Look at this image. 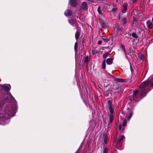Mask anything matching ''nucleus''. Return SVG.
<instances>
[{
    "label": "nucleus",
    "instance_id": "f257e3e1",
    "mask_svg": "<svg viewBox=\"0 0 153 153\" xmlns=\"http://www.w3.org/2000/svg\"><path fill=\"white\" fill-rule=\"evenodd\" d=\"M141 84L143 87L141 90L142 93L143 92L145 94H147L150 91V88H153V80L150 79L143 82Z\"/></svg>",
    "mask_w": 153,
    "mask_h": 153
},
{
    "label": "nucleus",
    "instance_id": "f03ea898",
    "mask_svg": "<svg viewBox=\"0 0 153 153\" xmlns=\"http://www.w3.org/2000/svg\"><path fill=\"white\" fill-rule=\"evenodd\" d=\"M142 87L140 84L138 88V89L134 91L131 97V100L137 102L138 101L137 100V99L138 98L140 97V99H142L146 96L147 94H145L143 92L142 93V94L141 92V90L142 88Z\"/></svg>",
    "mask_w": 153,
    "mask_h": 153
},
{
    "label": "nucleus",
    "instance_id": "7ed1b4c3",
    "mask_svg": "<svg viewBox=\"0 0 153 153\" xmlns=\"http://www.w3.org/2000/svg\"><path fill=\"white\" fill-rule=\"evenodd\" d=\"M124 138V135H122L121 136L120 138L118 140H117L116 138L114 139V143L115 144L116 148L117 149H119L122 146L123 143L122 141Z\"/></svg>",
    "mask_w": 153,
    "mask_h": 153
},
{
    "label": "nucleus",
    "instance_id": "20e7f679",
    "mask_svg": "<svg viewBox=\"0 0 153 153\" xmlns=\"http://www.w3.org/2000/svg\"><path fill=\"white\" fill-rule=\"evenodd\" d=\"M110 6L109 5L105 4L102 8V9L100 10V7L99 6L97 8V11L99 14H100L102 13V11H105L108 10V7Z\"/></svg>",
    "mask_w": 153,
    "mask_h": 153
},
{
    "label": "nucleus",
    "instance_id": "39448f33",
    "mask_svg": "<svg viewBox=\"0 0 153 153\" xmlns=\"http://www.w3.org/2000/svg\"><path fill=\"white\" fill-rule=\"evenodd\" d=\"M108 105V108L110 113L113 114L114 112V109L112 107V101L111 100H108L107 101Z\"/></svg>",
    "mask_w": 153,
    "mask_h": 153
},
{
    "label": "nucleus",
    "instance_id": "423d86ee",
    "mask_svg": "<svg viewBox=\"0 0 153 153\" xmlns=\"http://www.w3.org/2000/svg\"><path fill=\"white\" fill-rule=\"evenodd\" d=\"M88 7L87 3L85 2H82L80 7V9L81 10H87Z\"/></svg>",
    "mask_w": 153,
    "mask_h": 153
},
{
    "label": "nucleus",
    "instance_id": "0eeeda50",
    "mask_svg": "<svg viewBox=\"0 0 153 153\" xmlns=\"http://www.w3.org/2000/svg\"><path fill=\"white\" fill-rule=\"evenodd\" d=\"M139 25L137 18L134 16H133L132 20V26L134 27H137Z\"/></svg>",
    "mask_w": 153,
    "mask_h": 153
},
{
    "label": "nucleus",
    "instance_id": "6e6552de",
    "mask_svg": "<svg viewBox=\"0 0 153 153\" xmlns=\"http://www.w3.org/2000/svg\"><path fill=\"white\" fill-rule=\"evenodd\" d=\"M146 25L148 26V28L150 29L153 28V25L152 22L149 20H148L146 22Z\"/></svg>",
    "mask_w": 153,
    "mask_h": 153
},
{
    "label": "nucleus",
    "instance_id": "1a4fd4ad",
    "mask_svg": "<svg viewBox=\"0 0 153 153\" xmlns=\"http://www.w3.org/2000/svg\"><path fill=\"white\" fill-rule=\"evenodd\" d=\"M70 3L72 7H75L77 4L76 0H70Z\"/></svg>",
    "mask_w": 153,
    "mask_h": 153
},
{
    "label": "nucleus",
    "instance_id": "9d476101",
    "mask_svg": "<svg viewBox=\"0 0 153 153\" xmlns=\"http://www.w3.org/2000/svg\"><path fill=\"white\" fill-rule=\"evenodd\" d=\"M72 11L71 9L67 10L65 12V14L66 16H71L72 14Z\"/></svg>",
    "mask_w": 153,
    "mask_h": 153
},
{
    "label": "nucleus",
    "instance_id": "9b49d317",
    "mask_svg": "<svg viewBox=\"0 0 153 153\" xmlns=\"http://www.w3.org/2000/svg\"><path fill=\"white\" fill-rule=\"evenodd\" d=\"M3 88L4 90L7 91H9L11 88V86L9 84L8 85H3Z\"/></svg>",
    "mask_w": 153,
    "mask_h": 153
},
{
    "label": "nucleus",
    "instance_id": "f8f14e48",
    "mask_svg": "<svg viewBox=\"0 0 153 153\" xmlns=\"http://www.w3.org/2000/svg\"><path fill=\"white\" fill-rule=\"evenodd\" d=\"M113 59L110 58L107 59L106 60V63L107 65H111L113 63Z\"/></svg>",
    "mask_w": 153,
    "mask_h": 153
},
{
    "label": "nucleus",
    "instance_id": "ddd939ff",
    "mask_svg": "<svg viewBox=\"0 0 153 153\" xmlns=\"http://www.w3.org/2000/svg\"><path fill=\"white\" fill-rule=\"evenodd\" d=\"M68 22L69 24L73 26H74V25L75 24L76 22L72 19H69L68 20Z\"/></svg>",
    "mask_w": 153,
    "mask_h": 153
},
{
    "label": "nucleus",
    "instance_id": "4468645a",
    "mask_svg": "<svg viewBox=\"0 0 153 153\" xmlns=\"http://www.w3.org/2000/svg\"><path fill=\"white\" fill-rule=\"evenodd\" d=\"M131 35L133 37L135 38V39H137L138 38V36L137 35L136 33L134 32H132L131 34L129 35V36H130V37H131Z\"/></svg>",
    "mask_w": 153,
    "mask_h": 153
},
{
    "label": "nucleus",
    "instance_id": "2eb2a0df",
    "mask_svg": "<svg viewBox=\"0 0 153 153\" xmlns=\"http://www.w3.org/2000/svg\"><path fill=\"white\" fill-rule=\"evenodd\" d=\"M88 56H87L84 58V62L86 64V66H88V64L89 62Z\"/></svg>",
    "mask_w": 153,
    "mask_h": 153
},
{
    "label": "nucleus",
    "instance_id": "dca6fc26",
    "mask_svg": "<svg viewBox=\"0 0 153 153\" xmlns=\"http://www.w3.org/2000/svg\"><path fill=\"white\" fill-rule=\"evenodd\" d=\"M119 19L121 20H122L124 18H126L124 16V15L123 13H120L119 15Z\"/></svg>",
    "mask_w": 153,
    "mask_h": 153
},
{
    "label": "nucleus",
    "instance_id": "f3484780",
    "mask_svg": "<svg viewBox=\"0 0 153 153\" xmlns=\"http://www.w3.org/2000/svg\"><path fill=\"white\" fill-rule=\"evenodd\" d=\"M117 88L116 90V91L114 92V93H119L121 91V86H120L119 85H117Z\"/></svg>",
    "mask_w": 153,
    "mask_h": 153
},
{
    "label": "nucleus",
    "instance_id": "a211bd4d",
    "mask_svg": "<svg viewBox=\"0 0 153 153\" xmlns=\"http://www.w3.org/2000/svg\"><path fill=\"white\" fill-rule=\"evenodd\" d=\"M79 36H80V32L79 31H78L75 33V37L76 38V40L78 39L79 38Z\"/></svg>",
    "mask_w": 153,
    "mask_h": 153
},
{
    "label": "nucleus",
    "instance_id": "6ab92c4d",
    "mask_svg": "<svg viewBox=\"0 0 153 153\" xmlns=\"http://www.w3.org/2000/svg\"><path fill=\"white\" fill-rule=\"evenodd\" d=\"M106 60L105 59H104L102 63V68L104 69L105 68H106V63H105Z\"/></svg>",
    "mask_w": 153,
    "mask_h": 153
},
{
    "label": "nucleus",
    "instance_id": "aec40b11",
    "mask_svg": "<svg viewBox=\"0 0 153 153\" xmlns=\"http://www.w3.org/2000/svg\"><path fill=\"white\" fill-rule=\"evenodd\" d=\"M78 44L77 42H76L75 43L74 49L75 52L77 51Z\"/></svg>",
    "mask_w": 153,
    "mask_h": 153
},
{
    "label": "nucleus",
    "instance_id": "412c9836",
    "mask_svg": "<svg viewBox=\"0 0 153 153\" xmlns=\"http://www.w3.org/2000/svg\"><path fill=\"white\" fill-rule=\"evenodd\" d=\"M109 54V53L108 52H107L103 54L102 55V57L104 59H105L106 58L108 57V55Z\"/></svg>",
    "mask_w": 153,
    "mask_h": 153
},
{
    "label": "nucleus",
    "instance_id": "4be33fe9",
    "mask_svg": "<svg viewBox=\"0 0 153 153\" xmlns=\"http://www.w3.org/2000/svg\"><path fill=\"white\" fill-rule=\"evenodd\" d=\"M115 81L117 82H124V80L121 78L116 79Z\"/></svg>",
    "mask_w": 153,
    "mask_h": 153
},
{
    "label": "nucleus",
    "instance_id": "5701e85b",
    "mask_svg": "<svg viewBox=\"0 0 153 153\" xmlns=\"http://www.w3.org/2000/svg\"><path fill=\"white\" fill-rule=\"evenodd\" d=\"M128 4L126 3H124L123 5V7L124 11H126L127 9Z\"/></svg>",
    "mask_w": 153,
    "mask_h": 153
},
{
    "label": "nucleus",
    "instance_id": "b1692460",
    "mask_svg": "<svg viewBox=\"0 0 153 153\" xmlns=\"http://www.w3.org/2000/svg\"><path fill=\"white\" fill-rule=\"evenodd\" d=\"M117 10V8H113L111 12V14L113 15L116 12V11Z\"/></svg>",
    "mask_w": 153,
    "mask_h": 153
},
{
    "label": "nucleus",
    "instance_id": "393cba45",
    "mask_svg": "<svg viewBox=\"0 0 153 153\" xmlns=\"http://www.w3.org/2000/svg\"><path fill=\"white\" fill-rule=\"evenodd\" d=\"M107 136L105 135L104 137V142L105 143H106L107 142Z\"/></svg>",
    "mask_w": 153,
    "mask_h": 153
},
{
    "label": "nucleus",
    "instance_id": "a878e982",
    "mask_svg": "<svg viewBox=\"0 0 153 153\" xmlns=\"http://www.w3.org/2000/svg\"><path fill=\"white\" fill-rule=\"evenodd\" d=\"M127 120H123L122 123V126H126L127 124Z\"/></svg>",
    "mask_w": 153,
    "mask_h": 153
},
{
    "label": "nucleus",
    "instance_id": "bb28decb",
    "mask_svg": "<svg viewBox=\"0 0 153 153\" xmlns=\"http://www.w3.org/2000/svg\"><path fill=\"white\" fill-rule=\"evenodd\" d=\"M108 149L107 148L104 147V150L103 153H108Z\"/></svg>",
    "mask_w": 153,
    "mask_h": 153
},
{
    "label": "nucleus",
    "instance_id": "cd10ccee",
    "mask_svg": "<svg viewBox=\"0 0 153 153\" xmlns=\"http://www.w3.org/2000/svg\"><path fill=\"white\" fill-rule=\"evenodd\" d=\"M138 57L141 60H143L144 59V56L143 55H141L139 56Z\"/></svg>",
    "mask_w": 153,
    "mask_h": 153
},
{
    "label": "nucleus",
    "instance_id": "c85d7f7f",
    "mask_svg": "<svg viewBox=\"0 0 153 153\" xmlns=\"http://www.w3.org/2000/svg\"><path fill=\"white\" fill-rule=\"evenodd\" d=\"M102 40L104 41L105 42H108L110 40V38L105 39L104 38H102Z\"/></svg>",
    "mask_w": 153,
    "mask_h": 153
},
{
    "label": "nucleus",
    "instance_id": "c756f323",
    "mask_svg": "<svg viewBox=\"0 0 153 153\" xmlns=\"http://www.w3.org/2000/svg\"><path fill=\"white\" fill-rule=\"evenodd\" d=\"M139 16L140 17L141 19H143L144 18V14L142 13H140V15H139Z\"/></svg>",
    "mask_w": 153,
    "mask_h": 153
},
{
    "label": "nucleus",
    "instance_id": "7c9ffc66",
    "mask_svg": "<svg viewBox=\"0 0 153 153\" xmlns=\"http://www.w3.org/2000/svg\"><path fill=\"white\" fill-rule=\"evenodd\" d=\"M120 48L122 49L123 50H125V46L123 44H121L120 45Z\"/></svg>",
    "mask_w": 153,
    "mask_h": 153
},
{
    "label": "nucleus",
    "instance_id": "2f4dec72",
    "mask_svg": "<svg viewBox=\"0 0 153 153\" xmlns=\"http://www.w3.org/2000/svg\"><path fill=\"white\" fill-rule=\"evenodd\" d=\"M143 31L142 30V29L141 28H140L138 30V32L137 33V34H139L141 35V33L142 32H143Z\"/></svg>",
    "mask_w": 153,
    "mask_h": 153
},
{
    "label": "nucleus",
    "instance_id": "473e14b6",
    "mask_svg": "<svg viewBox=\"0 0 153 153\" xmlns=\"http://www.w3.org/2000/svg\"><path fill=\"white\" fill-rule=\"evenodd\" d=\"M117 85H118L117 84L115 85H114L113 87V88L116 91L117 88Z\"/></svg>",
    "mask_w": 153,
    "mask_h": 153
},
{
    "label": "nucleus",
    "instance_id": "72a5a7b5",
    "mask_svg": "<svg viewBox=\"0 0 153 153\" xmlns=\"http://www.w3.org/2000/svg\"><path fill=\"white\" fill-rule=\"evenodd\" d=\"M100 25H102V28L103 27L104 25V22L103 20H102L100 22Z\"/></svg>",
    "mask_w": 153,
    "mask_h": 153
},
{
    "label": "nucleus",
    "instance_id": "f704fd0d",
    "mask_svg": "<svg viewBox=\"0 0 153 153\" xmlns=\"http://www.w3.org/2000/svg\"><path fill=\"white\" fill-rule=\"evenodd\" d=\"M98 53V51L97 50H93L92 51V53L93 55L97 53Z\"/></svg>",
    "mask_w": 153,
    "mask_h": 153
},
{
    "label": "nucleus",
    "instance_id": "c9c22d12",
    "mask_svg": "<svg viewBox=\"0 0 153 153\" xmlns=\"http://www.w3.org/2000/svg\"><path fill=\"white\" fill-rule=\"evenodd\" d=\"M123 22V24H126L127 23V19L126 18V17L125 18H124L122 20Z\"/></svg>",
    "mask_w": 153,
    "mask_h": 153
},
{
    "label": "nucleus",
    "instance_id": "e433bc0d",
    "mask_svg": "<svg viewBox=\"0 0 153 153\" xmlns=\"http://www.w3.org/2000/svg\"><path fill=\"white\" fill-rule=\"evenodd\" d=\"M12 97H13L12 95L11 94H8V96L7 97V99H9L10 100L11 98Z\"/></svg>",
    "mask_w": 153,
    "mask_h": 153
},
{
    "label": "nucleus",
    "instance_id": "4c0bfd02",
    "mask_svg": "<svg viewBox=\"0 0 153 153\" xmlns=\"http://www.w3.org/2000/svg\"><path fill=\"white\" fill-rule=\"evenodd\" d=\"M137 14H138V13H135V12L134 11H133L131 13V14L132 15H137Z\"/></svg>",
    "mask_w": 153,
    "mask_h": 153
},
{
    "label": "nucleus",
    "instance_id": "58836bf2",
    "mask_svg": "<svg viewBox=\"0 0 153 153\" xmlns=\"http://www.w3.org/2000/svg\"><path fill=\"white\" fill-rule=\"evenodd\" d=\"M110 119L113 120L114 118V116L112 114H110L109 115Z\"/></svg>",
    "mask_w": 153,
    "mask_h": 153
},
{
    "label": "nucleus",
    "instance_id": "ea45409f",
    "mask_svg": "<svg viewBox=\"0 0 153 153\" xmlns=\"http://www.w3.org/2000/svg\"><path fill=\"white\" fill-rule=\"evenodd\" d=\"M102 40H101L99 41L97 43L99 45H101L102 43Z\"/></svg>",
    "mask_w": 153,
    "mask_h": 153
},
{
    "label": "nucleus",
    "instance_id": "a19ab883",
    "mask_svg": "<svg viewBox=\"0 0 153 153\" xmlns=\"http://www.w3.org/2000/svg\"><path fill=\"white\" fill-rule=\"evenodd\" d=\"M127 118L128 120H130L131 118V117H130L129 115H127Z\"/></svg>",
    "mask_w": 153,
    "mask_h": 153
},
{
    "label": "nucleus",
    "instance_id": "79ce46f5",
    "mask_svg": "<svg viewBox=\"0 0 153 153\" xmlns=\"http://www.w3.org/2000/svg\"><path fill=\"white\" fill-rule=\"evenodd\" d=\"M122 125H120L119 126V130H121L122 127Z\"/></svg>",
    "mask_w": 153,
    "mask_h": 153
},
{
    "label": "nucleus",
    "instance_id": "37998d69",
    "mask_svg": "<svg viewBox=\"0 0 153 153\" xmlns=\"http://www.w3.org/2000/svg\"><path fill=\"white\" fill-rule=\"evenodd\" d=\"M113 120L110 119V121H109V123L110 124L112 123L113 122Z\"/></svg>",
    "mask_w": 153,
    "mask_h": 153
},
{
    "label": "nucleus",
    "instance_id": "c03bdc74",
    "mask_svg": "<svg viewBox=\"0 0 153 153\" xmlns=\"http://www.w3.org/2000/svg\"><path fill=\"white\" fill-rule=\"evenodd\" d=\"M130 117H131L132 116V112H131V113H130L128 114Z\"/></svg>",
    "mask_w": 153,
    "mask_h": 153
},
{
    "label": "nucleus",
    "instance_id": "a18cd8bd",
    "mask_svg": "<svg viewBox=\"0 0 153 153\" xmlns=\"http://www.w3.org/2000/svg\"><path fill=\"white\" fill-rule=\"evenodd\" d=\"M137 0H132V1L133 3H135L137 1Z\"/></svg>",
    "mask_w": 153,
    "mask_h": 153
},
{
    "label": "nucleus",
    "instance_id": "49530a36",
    "mask_svg": "<svg viewBox=\"0 0 153 153\" xmlns=\"http://www.w3.org/2000/svg\"><path fill=\"white\" fill-rule=\"evenodd\" d=\"M130 69L131 73H132L133 71V70L131 66H130Z\"/></svg>",
    "mask_w": 153,
    "mask_h": 153
},
{
    "label": "nucleus",
    "instance_id": "de8ad7c7",
    "mask_svg": "<svg viewBox=\"0 0 153 153\" xmlns=\"http://www.w3.org/2000/svg\"><path fill=\"white\" fill-rule=\"evenodd\" d=\"M3 88V86H2L1 85H0V88L2 89Z\"/></svg>",
    "mask_w": 153,
    "mask_h": 153
},
{
    "label": "nucleus",
    "instance_id": "09e8293b",
    "mask_svg": "<svg viewBox=\"0 0 153 153\" xmlns=\"http://www.w3.org/2000/svg\"><path fill=\"white\" fill-rule=\"evenodd\" d=\"M124 52V53H125V54L126 55V51L125 50H125H123Z\"/></svg>",
    "mask_w": 153,
    "mask_h": 153
},
{
    "label": "nucleus",
    "instance_id": "8fccbe9b",
    "mask_svg": "<svg viewBox=\"0 0 153 153\" xmlns=\"http://www.w3.org/2000/svg\"><path fill=\"white\" fill-rule=\"evenodd\" d=\"M124 52V53H125V54L126 55V51L125 50H125H123Z\"/></svg>",
    "mask_w": 153,
    "mask_h": 153
},
{
    "label": "nucleus",
    "instance_id": "3c124183",
    "mask_svg": "<svg viewBox=\"0 0 153 153\" xmlns=\"http://www.w3.org/2000/svg\"><path fill=\"white\" fill-rule=\"evenodd\" d=\"M152 21L153 23V17L152 18Z\"/></svg>",
    "mask_w": 153,
    "mask_h": 153
},
{
    "label": "nucleus",
    "instance_id": "603ef678",
    "mask_svg": "<svg viewBox=\"0 0 153 153\" xmlns=\"http://www.w3.org/2000/svg\"><path fill=\"white\" fill-rule=\"evenodd\" d=\"M150 79L152 80H153V77H152V78Z\"/></svg>",
    "mask_w": 153,
    "mask_h": 153
},
{
    "label": "nucleus",
    "instance_id": "864d4df0",
    "mask_svg": "<svg viewBox=\"0 0 153 153\" xmlns=\"http://www.w3.org/2000/svg\"><path fill=\"white\" fill-rule=\"evenodd\" d=\"M135 51H134V52L133 51V53H135Z\"/></svg>",
    "mask_w": 153,
    "mask_h": 153
},
{
    "label": "nucleus",
    "instance_id": "5fc2aeb1",
    "mask_svg": "<svg viewBox=\"0 0 153 153\" xmlns=\"http://www.w3.org/2000/svg\"><path fill=\"white\" fill-rule=\"evenodd\" d=\"M135 51H134V52L133 51V53H135Z\"/></svg>",
    "mask_w": 153,
    "mask_h": 153
},
{
    "label": "nucleus",
    "instance_id": "6e6d98bb",
    "mask_svg": "<svg viewBox=\"0 0 153 153\" xmlns=\"http://www.w3.org/2000/svg\"><path fill=\"white\" fill-rule=\"evenodd\" d=\"M129 53H130V52H128V54Z\"/></svg>",
    "mask_w": 153,
    "mask_h": 153
},
{
    "label": "nucleus",
    "instance_id": "4d7b16f0",
    "mask_svg": "<svg viewBox=\"0 0 153 153\" xmlns=\"http://www.w3.org/2000/svg\"><path fill=\"white\" fill-rule=\"evenodd\" d=\"M124 128H123V130H124Z\"/></svg>",
    "mask_w": 153,
    "mask_h": 153
}]
</instances>
